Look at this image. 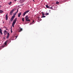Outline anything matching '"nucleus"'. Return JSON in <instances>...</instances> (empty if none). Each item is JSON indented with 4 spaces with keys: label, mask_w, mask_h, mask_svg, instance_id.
<instances>
[{
    "label": "nucleus",
    "mask_w": 73,
    "mask_h": 73,
    "mask_svg": "<svg viewBox=\"0 0 73 73\" xmlns=\"http://www.w3.org/2000/svg\"><path fill=\"white\" fill-rule=\"evenodd\" d=\"M29 17L28 16H26L25 17V19L26 21H29V22L30 21V20L28 19Z\"/></svg>",
    "instance_id": "1"
},
{
    "label": "nucleus",
    "mask_w": 73,
    "mask_h": 73,
    "mask_svg": "<svg viewBox=\"0 0 73 73\" xmlns=\"http://www.w3.org/2000/svg\"><path fill=\"white\" fill-rule=\"evenodd\" d=\"M16 10L15 9H13L11 11H10V15H12L13 14V13L14 12V11Z\"/></svg>",
    "instance_id": "2"
},
{
    "label": "nucleus",
    "mask_w": 73,
    "mask_h": 73,
    "mask_svg": "<svg viewBox=\"0 0 73 73\" xmlns=\"http://www.w3.org/2000/svg\"><path fill=\"white\" fill-rule=\"evenodd\" d=\"M10 36V34L9 33H8L7 34V35L6 37V38H9Z\"/></svg>",
    "instance_id": "3"
},
{
    "label": "nucleus",
    "mask_w": 73,
    "mask_h": 73,
    "mask_svg": "<svg viewBox=\"0 0 73 73\" xmlns=\"http://www.w3.org/2000/svg\"><path fill=\"white\" fill-rule=\"evenodd\" d=\"M17 18H16L13 21V23H16V21H17Z\"/></svg>",
    "instance_id": "4"
},
{
    "label": "nucleus",
    "mask_w": 73,
    "mask_h": 73,
    "mask_svg": "<svg viewBox=\"0 0 73 73\" xmlns=\"http://www.w3.org/2000/svg\"><path fill=\"white\" fill-rule=\"evenodd\" d=\"M22 31V29L21 28H19L18 30V32H21V31Z\"/></svg>",
    "instance_id": "5"
},
{
    "label": "nucleus",
    "mask_w": 73,
    "mask_h": 73,
    "mask_svg": "<svg viewBox=\"0 0 73 73\" xmlns=\"http://www.w3.org/2000/svg\"><path fill=\"white\" fill-rule=\"evenodd\" d=\"M7 31H6V30H5L4 32V35H6V34H7Z\"/></svg>",
    "instance_id": "6"
},
{
    "label": "nucleus",
    "mask_w": 73,
    "mask_h": 73,
    "mask_svg": "<svg viewBox=\"0 0 73 73\" xmlns=\"http://www.w3.org/2000/svg\"><path fill=\"white\" fill-rule=\"evenodd\" d=\"M2 31L1 30V29H0V33L1 34V35H3V33L2 32Z\"/></svg>",
    "instance_id": "7"
},
{
    "label": "nucleus",
    "mask_w": 73,
    "mask_h": 73,
    "mask_svg": "<svg viewBox=\"0 0 73 73\" xmlns=\"http://www.w3.org/2000/svg\"><path fill=\"white\" fill-rule=\"evenodd\" d=\"M6 20H7L8 19V14H7L6 16Z\"/></svg>",
    "instance_id": "8"
},
{
    "label": "nucleus",
    "mask_w": 73,
    "mask_h": 73,
    "mask_svg": "<svg viewBox=\"0 0 73 73\" xmlns=\"http://www.w3.org/2000/svg\"><path fill=\"white\" fill-rule=\"evenodd\" d=\"M21 13H19L18 14V16L19 17H20V15H21Z\"/></svg>",
    "instance_id": "9"
},
{
    "label": "nucleus",
    "mask_w": 73,
    "mask_h": 73,
    "mask_svg": "<svg viewBox=\"0 0 73 73\" xmlns=\"http://www.w3.org/2000/svg\"><path fill=\"white\" fill-rule=\"evenodd\" d=\"M8 41V40H7L4 43V44L5 45H7V42Z\"/></svg>",
    "instance_id": "10"
},
{
    "label": "nucleus",
    "mask_w": 73,
    "mask_h": 73,
    "mask_svg": "<svg viewBox=\"0 0 73 73\" xmlns=\"http://www.w3.org/2000/svg\"><path fill=\"white\" fill-rule=\"evenodd\" d=\"M26 13L25 12H25L23 14V17H24V16L26 14Z\"/></svg>",
    "instance_id": "11"
},
{
    "label": "nucleus",
    "mask_w": 73,
    "mask_h": 73,
    "mask_svg": "<svg viewBox=\"0 0 73 73\" xmlns=\"http://www.w3.org/2000/svg\"><path fill=\"white\" fill-rule=\"evenodd\" d=\"M46 7L47 8H49V7L48 5H46Z\"/></svg>",
    "instance_id": "12"
},
{
    "label": "nucleus",
    "mask_w": 73,
    "mask_h": 73,
    "mask_svg": "<svg viewBox=\"0 0 73 73\" xmlns=\"http://www.w3.org/2000/svg\"><path fill=\"white\" fill-rule=\"evenodd\" d=\"M3 10H0V13H1L3 12Z\"/></svg>",
    "instance_id": "13"
},
{
    "label": "nucleus",
    "mask_w": 73,
    "mask_h": 73,
    "mask_svg": "<svg viewBox=\"0 0 73 73\" xmlns=\"http://www.w3.org/2000/svg\"><path fill=\"white\" fill-rule=\"evenodd\" d=\"M29 10H27V11H25V12L26 13H27L29 12Z\"/></svg>",
    "instance_id": "14"
},
{
    "label": "nucleus",
    "mask_w": 73,
    "mask_h": 73,
    "mask_svg": "<svg viewBox=\"0 0 73 73\" xmlns=\"http://www.w3.org/2000/svg\"><path fill=\"white\" fill-rule=\"evenodd\" d=\"M41 13L42 14V16H43V15H45L44 13H43V12H41Z\"/></svg>",
    "instance_id": "15"
},
{
    "label": "nucleus",
    "mask_w": 73,
    "mask_h": 73,
    "mask_svg": "<svg viewBox=\"0 0 73 73\" xmlns=\"http://www.w3.org/2000/svg\"><path fill=\"white\" fill-rule=\"evenodd\" d=\"M15 16H13L11 18L14 19L15 18Z\"/></svg>",
    "instance_id": "16"
},
{
    "label": "nucleus",
    "mask_w": 73,
    "mask_h": 73,
    "mask_svg": "<svg viewBox=\"0 0 73 73\" xmlns=\"http://www.w3.org/2000/svg\"><path fill=\"white\" fill-rule=\"evenodd\" d=\"M14 19L12 18H11V21H13V20Z\"/></svg>",
    "instance_id": "17"
},
{
    "label": "nucleus",
    "mask_w": 73,
    "mask_h": 73,
    "mask_svg": "<svg viewBox=\"0 0 73 73\" xmlns=\"http://www.w3.org/2000/svg\"><path fill=\"white\" fill-rule=\"evenodd\" d=\"M12 2H9V5H11V4L12 3Z\"/></svg>",
    "instance_id": "18"
},
{
    "label": "nucleus",
    "mask_w": 73,
    "mask_h": 73,
    "mask_svg": "<svg viewBox=\"0 0 73 73\" xmlns=\"http://www.w3.org/2000/svg\"><path fill=\"white\" fill-rule=\"evenodd\" d=\"M59 3V2H58V1H57V2H56V4H58Z\"/></svg>",
    "instance_id": "19"
},
{
    "label": "nucleus",
    "mask_w": 73,
    "mask_h": 73,
    "mask_svg": "<svg viewBox=\"0 0 73 73\" xmlns=\"http://www.w3.org/2000/svg\"><path fill=\"white\" fill-rule=\"evenodd\" d=\"M46 16H44V15H42V18H44V17H45Z\"/></svg>",
    "instance_id": "20"
},
{
    "label": "nucleus",
    "mask_w": 73,
    "mask_h": 73,
    "mask_svg": "<svg viewBox=\"0 0 73 73\" xmlns=\"http://www.w3.org/2000/svg\"><path fill=\"white\" fill-rule=\"evenodd\" d=\"M49 14V13H46V14H45L46 15H48Z\"/></svg>",
    "instance_id": "21"
},
{
    "label": "nucleus",
    "mask_w": 73,
    "mask_h": 73,
    "mask_svg": "<svg viewBox=\"0 0 73 73\" xmlns=\"http://www.w3.org/2000/svg\"><path fill=\"white\" fill-rule=\"evenodd\" d=\"M24 18H22V21H23L24 22Z\"/></svg>",
    "instance_id": "22"
},
{
    "label": "nucleus",
    "mask_w": 73,
    "mask_h": 73,
    "mask_svg": "<svg viewBox=\"0 0 73 73\" xmlns=\"http://www.w3.org/2000/svg\"><path fill=\"white\" fill-rule=\"evenodd\" d=\"M15 23H13L12 25H15Z\"/></svg>",
    "instance_id": "23"
},
{
    "label": "nucleus",
    "mask_w": 73,
    "mask_h": 73,
    "mask_svg": "<svg viewBox=\"0 0 73 73\" xmlns=\"http://www.w3.org/2000/svg\"><path fill=\"white\" fill-rule=\"evenodd\" d=\"M49 8H50L51 9H53V7H49Z\"/></svg>",
    "instance_id": "24"
},
{
    "label": "nucleus",
    "mask_w": 73,
    "mask_h": 73,
    "mask_svg": "<svg viewBox=\"0 0 73 73\" xmlns=\"http://www.w3.org/2000/svg\"><path fill=\"white\" fill-rule=\"evenodd\" d=\"M17 14V13H15V14H14V15H16V14Z\"/></svg>",
    "instance_id": "25"
},
{
    "label": "nucleus",
    "mask_w": 73,
    "mask_h": 73,
    "mask_svg": "<svg viewBox=\"0 0 73 73\" xmlns=\"http://www.w3.org/2000/svg\"><path fill=\"white\" fill-rule=\"evenodd\" d=\"M17 37H18V36H16V38H15V39H16V38H17Z\"/></svg>",
    "instance_id": "26"
},
{
    "label": "nucleus",
    "mask_w": 73,
    "mask_h": 73,
    "mask_svg": "<svg viewBox=\"0 0 73 73\" xmlns=\"http://www.w3.org/2000/svg\"><path fill=\"white\" fill-rule=\"evenodd\" d=\"M12 27H14V25H12Z\"/></svg>",
    "instance_id": "27"
},
{
    "label": "nucleus",
    "mask_w": 73,
    "mask_h": 73,
    "mask_svg": "<svg viewBox=\"0 0 73 73\" xmlns=\"http://www.w3.org/2000/svg\"><path fill=\"white\" fill-rule=\"evenodd\" d=\"M11 33H13V31L12 30H11Z\"/></svg>",
    "instance_id": "28"
},
{
    "label": "nucleus",
    "mask_w": 73,
    "mask_h": 73,
    "mask_svg": "<svg viewBox=\"0 0 73 73\" xmlns=\"http://www.w3.org/2000/svg\"><path fill=\"white\" fill-rule=\"evenodd\" d=\"M5 46H3V47L4 48L5 47Z\"/></svg>",
    "instance_id": "29"
},
{
    "label": "nucleus",
    "mask_w": 73,
    "mask_h": 73,
    "mask_svg": "<svg viewBox=\"0 0 73 73\" xmlns=\"http://www.w3.org/2000/svg\"><path fill=\"white\" fill-rule=\"evenodd\" d=\"M6 30H8V29H7V28H6Z\"/></svg>",
    "instance_id": "30"
},
{
    "label": "nucleus",
    "mask_w": 73,
    "mask_h": 73,
    "mask_svg": "<svg viewBox=\"0 0 73 73\" xmlns=\"http://www.w3.org/2000/svg\"><path fill=\"white\" fill-rule=\"evenodd\" d=\"M18 12V11H17L16 13H17Z\"/></svg>",
    "instance_id": "31"
},
{
    "label": "nucleus",
    "mask_w": 73,
    "mask_h": 73,
    "mask_svg": "<svg viewBox=\"0 0 73 73\" xmlns=\"http://www.w3.org/2000/svg\"><path fill=\"white\" fill-rule=\"evenodd\" d=\"M33 23L34 22V21L33 20Z\"/></svg>",
    "instance_id": "32"
},
{
    "label": "nucleus",
    "mask_w": 73,
    "mask_h": 73,
    "mask_svg": "<svg viewBox=\"0 0 73 73\" xmlns=\"http://www.w3.org/2000/svg\"><path fill=\"white\" fill-rule=\"evenodd\" d=\"M17 0H15L14 1H17Z\"/></svg>",
    "instance_id": "33"
},
{
    "label": "nucleus",
    "mask_w": 73,
    "mask_h": 73,
    "mask_svg": "<svg viewBox=\"0 0 73 73\" xmlns=\"http://www.w3.org/2000/svg\"><path fill=\"white\" fill-rule=\"evenodd\" d=\"M4 23V21H3V23Z\"/></svg>",
    "instance_id": "34"
},
{
    "label": "nucleus",
    "mask_w": 73,
    "mask_h": 73,
    "mask_svg": "<svg viewBox=\"0 0 73 73\" xmlns=\"http://www.w3.org/2000/svg\"><path fill=\"white\" fill-rule=\"evenodd\" d=\"M11 31H12V29H11Z\"/></svg>",
    "instance_id": "35"
},
{
    "label": "nucleus",
    "mask_w": 73,
    "mask_h": 73,
    "mask_svg": "<svg viewBox=\"0 0 73 73\" xmlns=\"http://www.w3.org/2000/svg\"><path fill=\"white\" fill-rule=\"evenodd\" d=\"M17 11L18 12V9L17 10Z\"/></svg>",
    "instance_id": "36"
},
{
    "label": "nucleus",
    "mask_w": 73,
    "mask_h": 73,
    "mask_svg": "<svg viewBox=\"0 0 73 73\" xmlns=\"http://www.w3.org/2000/svg\"><path fill=\"white\" fill-rule=\"evenodd\" d=\"M4 38V39H5V37H4V38Z\"/></svg>",
    "instance_id": "37"
},
{
    "label": "nucleus",
    "mask_w": 73,
    "mask_h": 73,
    "mask_svg": "<svg viewBox=\"0 0 73 73\" xmlns=\"http://www.w3.org/2000/svg\"><path fill=\"white\" fill-rule=\"evenodd\" d=\"M1 7V5H0V8Z\"/></svg>",
    "instance_id": "38"
},
{
    "label": "nucleus",
    "mask_w": 73,
    "mask_h": 73,
    "mask_svg": "<svg viewBox=\"0 0 73 73\" xmlns=\"http://www.w3.org/2000/svg\"><path fill=\"white\" fill-rule=\"evenodd\" d=\"M33 1H34V0H33Z\"/></svg>",
    "instance_id": "39"
}]
</instances>
